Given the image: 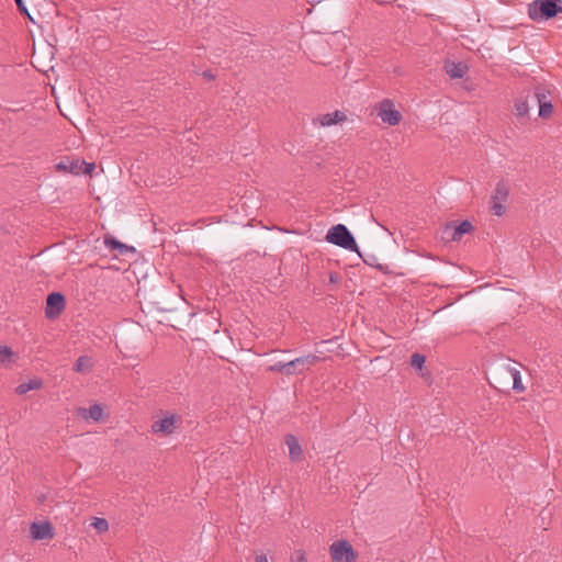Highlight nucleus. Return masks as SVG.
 Listing matches in <instances>:
<instances>
[{
    "label": "nucleus",
    "instance_id": "f8f14e48",
    "mask_svg": "<svg viewBox=\"0 0 562 562\" xmlns=\"http://www.w3.org/2000/svg\"><path fill=\"white\" fill-rule=\"evenodd\" d=\"M346 120V114L339 110H336L331 113H326L319 116L318 121L322 126H331L334 124L344 122Z\"/></svg>",
    "mask_w": 562,
    "mask_h": 562
},
{
    "label": "nucleus",
    "instance_id": "b1692460",
    "mask_svg": "<svg viewBox=\"0 0 562 562\" xmlns=\"http://www.w3.org/2000/svg\"><path fill=\"white\" fill-rule=\"evenodd\" d=\"M13 356V352L11 349L7 346H0V362L4 363L7 361H10Z\"/></svg>",
    "mask_w": 562,
    "mask_h": 562
},
{
    "label": "nucleus",
    "instance_id": "c756f323",
    "mask_svg": "<svg viewBox=\"0 0 562 562\" xmlns=\"http://www.w3.org/2000/svg\"><path fill=\"white\" fill-rule=\"evenodd\" d=\"M203 77L207 80H213L215 78L211 70L203 71Z\"/></svg>",
    "mask_w": 562,
    "mask_h": 562
},
{
    "label": "nucleus",
    "instance_id": "9b49d317",
    "mask_svg": "<svg viewBox=\"0 0 562 562\" xmlns=\"http://www.w3.org/2000/svg\"><path fill=\"white\" fill-rule=\"evenodd\" d=\"M83 165L85 160L66 158L57 162L55 169L59 172L79 176L82 175Z\"/></svg>",
    "mask_w": 562,
    "mask_h": 562
},
{
    "label": "nucleus",
    "instance_id": "6e6552de",
    "mask_svg": "<svg viewBox=\"0 0 562 562\" xmlns=\"http://www.w3.org/2000/svg\"><path fill=\"white\" fill-rule=\"evenodd\" d=\"M533 99L537 100L539 105V116L542 119L549 117L553 113V105L550 97L544 89L536 88Z\"/></svg>",
    "mask_w": 562,
    "mask_h": 562
},
{
    "label": "nucleus",
    "instance_id": "f257e3e1",
    "mask_svg": "<svg viewBox=\"0 0 562 562\" xmlns=\"http://www.w3.org/2000/svg\"><path fill=\"white\" fill-rule=\"evenodd\" d=\"M562 13V0H533L527 7V14L535 22L547 21Z\"/></svg>",
    "mask_w": 562,
    "mask_h": 562
},
{
    "label": "nucleus",
    "instance_id": "393cba45",
    "mask_svg": "<svg viewBox=\"0 0 562 562\" xmlns=\"http://www.w3.org/2000/svg\"><path fill=\"white\" fill-rule=\"evenodd\" d=\"M269 371L271 372H280V373H284L288 375V368H286V362H277L274 364H271L269 367Z\"/></svg>",
    "mask_w": 562,
    "mask_h": 562
},
{
    "label": "nucleus",
    "instance_id": "39448f33",
    "mask_svg": "<svg viewBox=\"0 0 562 562\" xmlns=\"http://www.w3.org/2000/svg\"><path fill=\"white\" fill-rule=\"evenodd\" d=\"M330 553L333 562H353L356 558L352 546L344 539L330 546Z\"/></svg>",
    "mask_w": 562,
    "mask_h": 562
},
{
    "label": "nucleus",
    "instance_id": "dca6fc26",
    "mask_svg": "<svg viewBox=\"0 0 562 562\" xmlns=\"http://www.w3.org/2000/svg\"><path fill=\"white\" fill-rule=\"evenodd\" d=\"M104 245L111 250H119L121 255H124L128 251H135V248L133 246H127L121 243L120 240L115 239L114 237H105Z\"/></svg>",
    "mask_w": 562,
    "mask_h": 562
},
{
    "label": "nucleus",
    "instance_id": "7ed1b4c3",
    "mask_svg": "<svg viewBox=\"0 0 562 562\" xmlns=\"http://www.w3.org/2000/svg\"><path fill=\"white\" fill-rule=\"evenodd\" d=\"M509 199V186L506 181L499 180L490 198V212L495 216H503L506 213V204Z\"/></svg>",
    "mask_w": 562,
    "mask_h": 562
},
{
    "label": "nucleus",
    "instance_id": "cd10ccee",
    "mask_svg": "<svg viewBox=\"0 0 562 562\" xmlns=\"http://www.w3.org/2000/svg\"><path fill=\"white\" fill-rule=\"evenodd\" d=\"M94 167L95 166L93 162L89 164L85 161V165L82 167V175H90Z\"/></svg>",
    "mask_w": 562,
    "mask_h": 562
},
{
    "label": "nucleus",
    "instance_id": "ddd939ff",
    "mask_svg": "<svg viewBox=\"0 0 562 562\" xmlns=\"http://www.w3.org/2000/svg\"><path fill=\"white\" fill-rule=\"evenodd\" d=\"M285 443L289 448L290 458L293 461L300 460V458L302 456V448H301V445H300L299 440L296 439V437L293 435H286Z\"/></svg>",
    "mask_w": 562,
    "mask_h": 562
},
{
    "label": "nucleus",
    "instance_id": "0eeeda50",
    "mask_svg": "<svg viewBox=\"0 0 562 562\" xmlns=\"http://www.w3.org/2000/svg\"><path fill=\"white\" fill-rule=\"evenodd\" d=\"M319 360L316 355H306L303 357L295 358L286 362L288 375L301 374L311 366H314Z\"/></svg>",
    "mask_w": 562,
    "mask_h": 562
},
{
    "label": "nucleus",
    "instance_id": "2eb2a0df",
    "mask_svg": "<svg viewBox=\"0 0 562 562\" xmlns=\"http://www.w3.org/2000/svg\"><path fill=\"white\" fill-rule=\"evenodd\" d=\"M446 72L453 79H461L467 72V66L462 63L448 61L445 65Z\"/></svg>",
    "mask_w": 562,
    "mask_h": 562
},
{
    "label": "nucleus",
    "instance_id": "20e7f679",
    "mask_svg": "<svg viewBox=\"0 0 562 562\" xmlns=\"http://www.w3.org/2000/svg\"><path fill=\"white\" fill-rule=\"evenodd\" d=\"M376 115L383 123L391 126L397 125L402 120V114L395 109L391 99H383L375 105Z\"/></svg>",
    "mask_w": 562,
    "mask_h": 562
},
{
    "label": "nucleus",
    "instance_id": "412c9836",
    "mask_svg": "<svg viewBox=\"0 0 562 562\" xmlns=\"http://www.w3.org/2000/svg\"><path fill=\"white\" fill-rule=\"evenodd\" d=\"M90 368H91V359L88 356L79 357L74 364V370L76 372H86Z\"/></svg>",
    "mask_w": 562,
    "mask_h": 562
},
{
    "label": "nucleus",
    "instance_id": "f3484780",
    "mask_svg": "<svg viewBox=\"0 0 562 562\" xmlns=\"http://www.w3.org/2000/svg\"><path fill=\"white\" fill-rule=\"evenodd\" d=\"M530 106L527 100L517 99L515 101V115L526 122L528 120Z\"/></svg>",
    "mask_w": 562,
    "mask_h": 562
},
{
    "label": "nucleus",
    "instance_id": "bb28decb",
    "mask_svg": "<svg viewBox=\"0 0 562 562\" xmlns=\"http://www.w3.org/2000/svg\"><path fill=\"white\" fill-rule=\"evenodd\" d=\"M14 1H15L16 5H18V8H19L20 12H21L22 14L26 15L30 20H32L31 15H30V13H29V10H27V8L25 7V4H24L23 0H14Z\"/></svg>",
    "mask_w": 562,
    "mask_h": 562
},
{
    "label": "nucleus",
    "instance_id": "423d86ee",
    "mask_svg": "<svg viewBox=\"0 0 562 562\" xmlns=\"http://www.w3.org/2000/svg\"><path fill=\"white\" fill-rule=\"evenodd\" d=\"M65 296L60 292H52L46 299L45 315L47 318H55L65 310Z\"/></svg>",
    "mask_w": 562,
    "mask_h": 562
},
{
    "label": "nucleus",
    "instance_id": "5701e85b",
    "mask_svg": "<svg viewBox=\"0 0 562 562\" xmlns=\"http://www.w3.org/2000/svg\"><path fill=\"white\" fill-rule=\"evenodd\" d=\"M91 525L100 532H104L109 529V522L104 518H94Z\"/></svg>",
    "mask_w": 562,
    "mask_h": 562
},
{
    "label": "nucleus",
    "instance_id": "6ab92c4d",
    "mask_svg": "<svg viewBox=\"0 0 562 562\" xmlns=\"http://www.w3.org/2000/svg\"><path fill=\"white\" fill-rule=\"evenodd\" d=\"M42 386V380L41 379H31L25 383H21L16 386L15 392L20 395L26 394L29 391L32 390H38Z\"/></svg>",
    "mask_w": 562,
    "mask_h": 562
},
{
    "label": "nucleus",
    "instance_id": "a878e982",
    "mask_svg": "<svg viewBox=\"0 0 562 562\" xmlns=\"http://www.w3.org/2000/svg\"><path fill=\"white\" fill-rule=\"evenodd\" d=\"M291 562H306L305 554L302 550H297L293 553Z\"/></svg>",
    "mask_w": 562,
    "mask_h": 562
},
{
    "label": "nucleus",
    "instance_id": "f03ea898",
    "mask_svg": "<svg viewBox=\"0 0 562 562\" xmlns=\"http://www.w3.org/2000/svg\"><path fill=\"white\" fill-rule=\"evenodd\" d=\"M326 241L339 246L349 251H356L360 255L355 237L344 224H337L327 231Z\"/></svg>",
    "mask_w": 562,
    "mask_h": 562
},
{
    "label": "nucleus",
    "instance_id": "a211bd4d",
    "mask_svg": "<svg viewBox=\"0 0 562 562\" xmlns=\"http://www.w3.org/2000/svg\"><path fill=\"white\" fill-rule=\"evenodd\" d=\"M505 369L510 374V376L513 379V390L516 392H524L525 386L522 384L519 370H517L514 367H510L509 364H507Z\"/></svg>",
    "mask_w": 562,
    "mask_h": 562
},
{
    "label": "nucleus",
    "instance_id": "4be33fe9",
    "mask_svg": "<svg viewBox=\"0 0 562 562\" xmlns=\"http://www.w3.org/2000/svg\"><path fill=\"white\" fill-rule=\"evenodd\" d=\"M426 358L425 356L416 352L411 357V366L416 370H422L425 364Z\"/></svg>",
    "mask_w": 562,
    "mask_h": 562
},
{
    "label": "nucleus",
    "instance_id": "c85d7f7f",
    "mask_svg": "<svg viewBox=\"0 0 562 562\" xmlns=\"http://www.w3.org/2000/svg\"><path fill=\"white\" fill-rule=\"evenodd\" d=\"M255 562H269L266 554H259L256 557Z\"/></svg>",
    "mask_w": 562,
    "mask_h": 562
},
{
    "label": "nucleus",
    "instance_id": "1a4fd4ad",
    "mask_svg": "<svg viewBox=\"0 0 562 562\" xmlns=\"http://www.w3.org/2000/svg\"><path fill=\"white\" fill-rule=\"evenodd\" d=\"M177 416L170 414L164 418L155 420L151 424V431L155 434L171 435L176 429Z\"/></svg>",
    "mask_w": 562,
    "mask_h": 562
},
{
    "label": "nucleus",
    "instance_id": "9d476101",
    "mask_svg": "<svg viewBox=\"0 0 562 562\" xmlns=\"http://www.w3.org/2000/svg\"><path fill=\"white\" fill-rule=\"evenodd\" d=\"M31 537L35 540H46L54 537V528L50 522H33L30 527Z\"/></svg>",
    "mask_w": 562,
    "mask_h": 562
},
{
    "label": "nucleus",
    "instance_id": "4468645a",
    "mask_svg": "<svg viewBox=\"0 0 562 562\" xmlns=\"http://www.w3.org/2000/svg\"><path fill=\"white\" fill-rule=\"evenodd\" d=\"M79 415L83 419H92L94 422H99L103 415V408L99 404H93L89 408H80Z\"/></svg>",
    "mask_w": 562,
    "mask_h": 562
},
{
    "label": "nucleus",
    "instance_id": "aec40b11",
    "mask_svg": "<svg viewBox=\"0 0 562 562\" xmlns=\"http://www.w3.org/2000/svg\"><path fill=\"white\" fill-rule=\"evenodd\" d=\"M473 228L472 224L469 221H463L460 224L453 227L451 239L459 240L461 237L469 233Z\"/></svg>",
    "mask_w": 562,
    "mask_h": 562
},
{
    "label": "nucleus",
    "instance_id": "7c9ffc66",
    "mask_svg": "<svg viewBox=\"0 0 562 562\" xmlns=\"http://www.w3.org/2000/svg\"><path fill=\"white\" fill-rule=\"evenodd\" d=\"M375 260H376V258L374 256H370V259L369 260L364 259V262L367 265L373 266L374 265L373 261H375Z\"/></svg>",
    "mask_w": 562,
    "mask_h": 562
},
{
    "label": "nucleus",
    "instance_id": "2f4dec72",
    "mask_svg": "<svg viewBox=\"0 0 562 562\" xmlns=\"http://www.w3.org/2000/svg\"><path fill=\"white\" fill-rule=\"evenodd\" d=\"M330 281L331 282H336L337 281V277L335 274H333V273L330 274Z\"/></svg>",
    "mask_w": 562,
    "mask_h": 562
}]
</instances>
